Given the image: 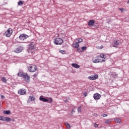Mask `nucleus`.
I'll return each instance as SVG.
<instances>
[{
    "instance_id": "obj_1",
    "label": "nucleus",
    "mask_w": 129,
    "mask_h": 129,
    "mask_svg": "<svg viewBox=\"0 0 129 129\" xmlns=\"http://www.w3.org/2000/svg\"><path fill=\"white\" fill-rule=\"evenodd\" d=\"M37 47H36V43L34 42H31L29 45V48L28 49V53H32L34 54L36 52Z\"/></svg>"
},
{
    "instance_id": "obj_2",
    "label": "nucleus",
    "mask_w": 129,
    "mask_h": 129,
    "mask_svg": "<svg viewBox=\"0 0 129 129\" xmlns=\"http://www.w3.org/2000/svg\"><path fill=\"white\" fill-rule=\"evenodd\" d=\"M18 76H19V77H23L26 82H30L31 78H30V76H29L28 74L25 73L19 72L18 73Z\"/></svg>"
},
{
    "instance_id": "obj_3",
    "label": "nucleus",
    "mask_w": 129,
    "mask_h": 129,
    "mask_svg": "<svg viewBox=\"0 0 129 129\" xmlns=\"http://www.w3.org/2000/svg\"><path fill=\"white\" fill-rule=\"evenodd\" d=\"M39 100L40 101H43V102H48V103H52V102H53V99H52V98L49 97L48 99L47 98H44L43 96H40Z\"/></svg>"
},
{
    "instance_id": "obj_4",
    "label": "nucleus",
    "mask_w": 129,
    "mask_h": 129,
    "mask_svg": "<svg viewBox=\"0 0 129 129\" xmlns=\"http://www.w3.org/2000/svg\"><path fill=\"white\" fill-rule=\"evenodd\" d=\"M37 69V67L34 64H32L28 67V70L29 72H36Z\"/></svg>"
},
{
    "instance_id": "obj_5",
    "label": "nucleus",
    "mask_w": 129,
    "mask_h": 129,
    "mask_svg": "<svg viewBox=\"0 0 129 129\" xmlns=\"http://www.w3.org/2000/svg\"><path fill=\"white\" fill-rule=\"evenodd\" d=\"M104 59L103 60L100 59V58H99V56H98L93 58V63H100L104 62Z\"/></svg>"
},
{
    "instance_id": "obj_6",
    "label": "nucleus",
    "mask_w": 129,
    "mask_h": 129,
    "mask_svg": "<svg viewBox=\"0 0 129 129\" xmlns=\"http://www.w3.org/2000/svg\"><path fill=\"white\" fill-rule=\"evenodd\" d=\"M13 34V30L12 28H9L8 30H7L5 33H4V35L6 36V37H11L12 36V34Z\"/></svg>"
},
{
    "instance_id": "obj_7",
    "label": "nucleus",
    "mask_w": 129,
    "mask_h": 129,
    "mask_svg": "<svg viewBox=\"0 0 129 129\" xmlns=\"http://www.w3.org/2000/svg\"><path fill=\"white\" fill-rule=\"evenodd\" d=\"M28 38H29V36L25 34H22L19 36L20 41H24V40H26Z\"/></svg>"
},
{
    "instance_id": "obj_8",
    "label": "nucleus",
    "mask_w": 129,
    "mask_h": 129,
    "mask_svg": "<svg viewBox=\"0 0 129 129\" xmlns=\"http://www.w3.org/2000/svg\"><path fill=\"white\" fill-rule=\"evenodd\" d=\"M54 44H55V45H62V43H63V40L60 38H55L54 41Z\"/></svg>"
},
{
    "instance_id": "obj_9",
    "label": "nucleus",
    "mask_w": 129,
    "mask_h": 129,
    "mask_svg": "<svg viewBox=\"0 0 129 129\" xmlns=\"http://www.w3.org/2000/svg\"><path fill=\"white\" fill-rule=\"evenodd\" d=\"M120 44H121V42H120V41L114 40L112 44V47L117 48V46H118V45H120Z\"/></svg>"
},
{
    "instance_id": "obj_10",
    "label": "nucleus",
    "mask_w": 129,
    "mask_h": 129,
    "mask_svg": "<svg viewBox=\"0 0 129 129\" xmlns=\"http://www.w3.org/2000/svg\"><path fill=\"white\" fill-rule=\"evenodd\" d=\"M88 79H90V80H96V79L98 78V75L96 74L91 75V76L88 77Z\"/></svg>"
},
{
    "instance_id": "obj_11",
    "label": "nucleus",
    "mask_w": 129,
    "mask_h": 129,
    "mask_svg": "<svg viewBox=\"0 0 129 129\" xmlns=\"http://www.w3.org/2000/svg\"><path fill=\"white\" fill-rule=\"evenodd\" d=\"M18 93L20 95H25L27 93V91H26V90L20 89L18 91Z\"/></svg>"
},
{
    "instance_id": "obj_12",
    "label": "nucleus",
    "mask_w": 129,
    "mask_h": 129,
    "mask_svg": "<svg viewBox=\"0 0 129 129\" xmlns=\"http://www.w3.org/2000/svg\"><path fill=\"white\" fill-rule=\"evenodd\" d=\"M94 99H95V100H98L99 99H100V97H101V95L98 93L94 94L93 95Z\"/></svg>"
},
{
    "instance_id": "obj_13",
    "label": "nucleus",
    "mask_w": 129,
    "mask_h": 129,
    "mask_svg": "<svg viewBox=\"0 0 129 129\" xmlns=\"http://www.w3.org/2000/svg\"><path fill=\"white\" fill-rule=\"evenodd\" d=\"M99 58L100 59V60H103L104 59V62H105V57H106V55H105V54L104 53H101L100 54L99 56H98Z\"/></svg>"
},
{
    "instance_id": "obj_14",
    "label": "nucleus",
    "mask_w": 129,
    "mask_h": 129,
    "mask_svg": "<svg viewBox=\"0 0 129 129\" xmlns=\"http://www.w3.org/2000/svg\"><path fill=\"white\" fill-rule=\"evenodd\" d=\"M23 51V48L21 46H20L19 47L16 48L14 52L15 53H21Z\"/></svg>"
},
{
    "instance_id": "obj_15",
    "label": "nucleus",
    "mask_w": 129,
    "mask_h": 129,
    "mask_svg": "<svg viewBox=\"0 0 129 129\" xmlns=\"http://www.w3.org/2000/svg\"><path fill=\"white\" fill-rule=\"evenodd\" d=\"M94 23H95V21H94L93 20H91L88 22V26H92V25H93L94 24Z\"/></svg>"
},
{
    "instance_id": "obj_16",
    "label": "nucleus",
    "mask_w": 129,
    "mask_h": 129,
    "mask_svg": "<svg viewBox=\"0 0 129 129\" xmlns=\"http://www.w3.org/2000/svg\"><path fill=\"white\" fill-rule=\"evenodd\" d=\"M72 66L73 67H74L75 68H76L77 69H78V68H80V66H79V64H78L77 63H72Z\"/></svg>"
},
{
    "instance_id": "obj_17",
    "label": "nucleus",
    "mask_w": 129,
    "mask_h": 129,
    "mask_svg": "<svg viewBox=\"0 0 129 129\" xmlns=\"http://www.w3.org/2000/svg\"><path fill=\"white\" fill-rule=\"evenodd\" d=\"M83 40L81 38L76 39L75 40V43H81Z\"/></svg>"
},
{
    "instance_id": "obj_18",
    "label": "nucleus",
    "mask_w": 129,
    "mask_h": 129,
    "mask_svg": "<svg viewBox=\"0 0 129 129\" xmlns=\"http://www.w3.org/2000/svg\"><path fill=\"white\" fill-rule=\"evenodd\" d=\"M112 121V119H107L105 120V123H106V124H109Z\"/></svg>"
},
{
    "instance_id": "obj_19",
    "label": "nucleus",
    "mask_w": 129,
    "mask_h": 129,
    "mask_svg": "<svg viewBox=\"0 0 129 129\" xmlns=\"http://www.w3.org/2000/svg\"><path fill=\"white\" fill-rule=\"evenodd\" d=\"M29 100L30 101H34V100H35V97L33 96H30L29 97Z\"/></svg>"
},
{
    "instance_id": "obj_20",
    "label": "nucleus",
    "mask_w": 129,
    "mask_h": 129,
    "mask_svg": "<svg viewBox=\"0 0 129 129\" xmlns=\"http://www.w3.org/2000/svg\"><path fill=\"white\" fill-rule=\"evenodd\" d=\"M73 47L74 48H79V44H78V43H73Z\"/></svg>"
},
{
    "instance_id": "obj_21",
    "label": "nucleus",
    "mask_w": 129,
    "mask_h": 129,
    "mask_svg": "<svg viewBox=\"0 0 129 129\" xmlns=\"http://www.w3.org/2000/svg\"><path fill=\"white\" fill-rule=\"evenodd\" d=\"M1 81H2V82H4V83H7V81H8V80H7V79H6V78L5 77L1 78Z\"/></svg>"
},
{
    "instance_id": "obj_22",
    "label": "nucleus",
    "mask_w": 129,
    "mask_h": 129,
    "mask_svg": "<svg viewBox=\"0 0 129 129\" xmlns=\"http://www.w3.org/2000/svg\"><path fill=\"white\" fill-rule=\"evenodd\" d=\"M114 120L115 122H117V123L121 122V119H120V118H116L114 119Z\"/></svg>"
},
{
    "instance_id": "obj_23",
    "label": "nucleus",
    "mask_w": 129,
    "mask_h": 129,
    "mask_svg": "<svg viewBox=\"0 0 129 129\" xmlns=\"http://www.w3.org/2000/svg\"><path fill=\"white\" fill-rule=\"evenodd\" d=\"M65 125H66L67 128L68 129H70L71 128V126H70V124H69V123L66 122L64 123Z\"/></svg>"
},
{
    "instance_id": "obj_24",
    "label": "nucleus",
    "mask_w": 129,
    "mask_h": 129,
    "mask_svg": "<svg viewBox=\"0 0 129 129\" xmlns=\"http://www.w3.org/2000/svg\"><path fill=\"white\" fill-rule=\"evenodd\" d=\"M3 113H4V114H11V111L10 110L4 111Z\"/></svg>"
},
{
    "instance_id": "obj_25",
    "label": "nucleus",
    "mask_w": 129,
    "mask_h": 129,
    "mask_svg": "<svg viewBox=\"0 0 129 129\" xmlns=\"http://www.w3.org/2000/svg\"><path fill=\"white\" fill-rule=\"evenodd\" d=\"M0 120H2L3 121H6V117L0 116Z\"/></svg>"
},
{
    "instance_id": "obj_26",
    "label": "nucleus",
    "mask_w": 129,
    "mask_h": 129,
    "mask_svg": "<svg viewBox=\"0 0 129 129\" xmlns=\"http://www.w3.org/2000/svg\"><path fill=\"white\" fill-rule=\"evenodd\" d=\"M11 120H12V119H11V118L6 117L5 121H11Z\"/></svg>"
},
{
    "instance_id": "obj_27",
    "label": "nucleus",
    "mask_w": 129,
    "mask_h": 129,
    "mask_svg": "<svg viewBox=\"0 0 129 129\" xmlns=\"http://www.w3.org/2000/svg\"><path fill=\"white\" fill-rule=\"evenodd\" d=\"M18 6H23V5H24V2H23L22 1H20L18 2Z\"/></svg>"
},
{
    "instance_id": "obj_28",
    "label": "nucleus",
    "mask_w": 129,
    "mask_h": 129,
    "mask_svg": "<svg viewBox=\"0 0 129 129\" xmlns=\"http://www.w3.org/2000/svg\"><path fill=\"white\" fill-rule=\"evenodd\" d=\"M75 110H76V109L75 108H73L71 111V115H73V113H74V112H75Z\"/></svg>"
},
{
    "instance_id": "obj_29",
    "label": "nucleus",
    "mask_w": 129,
    "mask_h": 129,
    "mask_svg": "<svg viewBox=\"0 0 129 129\" xmlns=\"http://www.w3.org/2000/svg\"><path fill=\"white\" fill-rule=\"evenodd\" d=\"M59 52L61 53V54H66V51L64 50H59Z\"/></svg>"
},
{
    "instance_id": "obj_30",
    "label": "nucleus",
    "mask_w": 129,
    "mask_h": 129,
    "mask_svg": "<svg viewBox=\"0 0 129 129\" xmlns=\"http://www.w3.org/2000/svg\"><path fill=\"white\" fill-rule=\"evenodd\" d=\"M81 106L78 107V112H81Z\"/></svg>"
},
{
    "instance_id": "obj_31",
    "label": "nucleus",
    "mask_w": 129,
    "mask_h": 129,
    "mask_svg": "<svg viewBox=\"0 0 129 129\" xmlns=\"http://www.w3.org/2000/svg\"><path fill=\"white\" fill-rule=\"evenodd\" d=\"M119 11H121V13H123V8H119Z\"/></svg>"
},
{
    "instance_id": "obj_32",
    "label": "nucleus",
    "mask_w": 129,
    "mask_h": 129,
    "mask_svg": "<svg viewBox=\"0 0 129 129\" xmlns=\"http://www.w3.org/2000/svg\"><path fill=\"white\" fill-rule=\"evenodd\" d=\"M82 50H86L87 49V47L86 46H84L81 48Z\"/></svg>"
},
{
    "instance_id": "obj_33",
    "label": "nucleus",
    "mask_w": 129,
    "mask_h": 129,
    "mask_svg": "<svg viewBox=\"0 0 129 129\" xmlns=\"http://www.w3.org/2000/svg\"><path fill=\"white\" fill-rule=\"evenodd\" d=\"M83 95L85 97H86L87 96V92L84 93Z\"/></svg>"
},
{
    "instance_id": "obj_34",
    "label": "nucleus",
    "mask_w": 129,
    "mask_h": 129,
    "mask_svg": "<svg viewBox=\"0 0 129 129\" xmlns=\"http://www.w3.org/2000/svg\"><path fill=\"white\" fill-rule=\"evenodd\" d=\"M94 126H95V127H98V125L96 123H95L94 124Z\"/></svg>"
},
{
    "instance_id": "obj_35",
    "label": "nucleus",
    "mask_w": 129,
    "mask_h": 129,
    "mask_svg": "<svg viewBox=\"0 0 129 129\" xmlns=\"http://www.w3.org/2000/svg\"><path fill=\"white\" fill-rule=\"evenodd\" d=\"M107 115H108L106 114H103L102 116H103V117H105L107 116Z\"/></svg>"
},
{
    "instance_id": "obj_36",
    "label": "nucleus",
    "mask_w": 129,
    "mask_h": 129,
    "mask_svg": "<svg viewBox=\"0 0 129 129\" xmlns=\"http://www.w3.org/2000/svg\"><path fill=\"white\" fill-rule=\"evenodd\" d=\"M77 51H79V52H82V51H81V49H80V48H78Z\"/></svg>"
},
{
    "instance_id": "obj_37",
    "label": "nucleus",
    "mask_w": 129,
    "mask_h": 129,
    "mask_svg": "<svg viewBox=\"0 0 129 129\" xmlns=\"http://www.w3.org/2000/svg\"><path fill=\"white\" fill-rule=\"evenodd\" d=\"M103 45H101L100 47H99V49H103Z\"/></svg>"
},
{
    "instance_id": "obj_38",
    "label": "nucleus",
    "mask_w": 129,
    "mask_h": 129,
    "mask_svg": "<svg viewBox=\"0 0 129 129\" xmlns=\"http://www.w3.org/2000/svg\"><path fill=\"white\" fill-rule=\"evenodd\" d=\"M1 98H2V99H4V98H5L4 96V95H2Z\"/></svg>"
},
{
    "instance_id": "obj_39",
    "label": "nucleus",
    "mask_w": 129,
    "mask_h": 129,
    "mask_svg": "<svg viewBox=\"0 0 129 129\" xmlns=\"http://www.w3.org/2000/svg\"><path fill=\"white\" fill-rule=\"evenodd\" d=\"M124 12H126V9L124 10Z\"/></svg>"
},
{
    "instance_id": "obj_40",
    "label": "nucleus",
    "mask_w": 129,
    "mask_h": 129,
    "mask_svg": "<svg viewBox=\"0 0 129 129\" xmlns=\"http://www.w3.org/2000/svg\"><path fill=\"white\" fill-rule=\"evenodd\" d=\"M127 4H129V0L127 2Z\"/></svg>"
},
{
    "instance_id": "obj_41",
    "label": "nucleus",
    "mask_w": 129,
    "mask_h": 129,
    "mask_svg": "<svg viewBox=\"0 0 129 129\" xmlns=\"http://www.w3.org/2000/svg\"><path fill=\"white\" fill-rule=\"evenodd\" d=\"M33 76H37V75H34Z\"/></svg>"
},
{
    "instance_id": "obj_42",
    "label": "nucleus",
    "mask_w": 129,
    "mask_h": 129,
    "mask_svg": "<svg viewBox=\"0 0 129 129\" xmlns=\"http://www.w3.org/2000/svg\"><path fill=\"white\" fill-rule=\"evenodd\" d=\"M1 35V33H0V35Z\"/></svg>"
}]
</instances>
